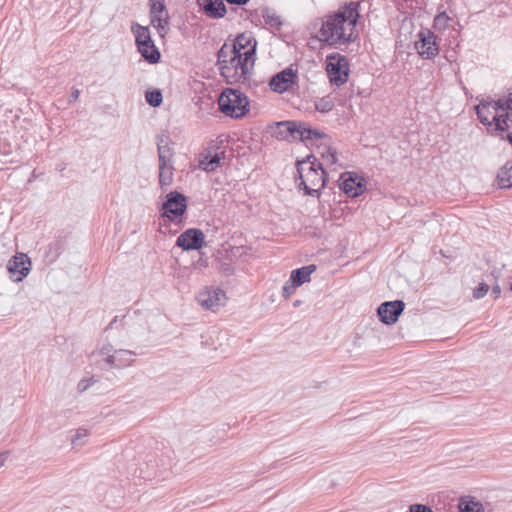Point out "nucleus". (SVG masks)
Returning <instances> with one entry per match:
<instances>
[{"instance_id": "nucleus-1", "label": "nucleus", "mask_w": 512, "mask_h": 512, "mask_svg": "<svg viewBox=\"0 0 512 512\" xmlns=\"http://www.w3.org/2000/svg\"><path fill=\"white\" fill-rule=\"evenodd\" d=\"M358 2H350L329 14L322 22L320 40L331 46H341L355 40L356 24L360 17Z\"/></svg>"}, {"instance_id": "nucleus-2", "label": "nucleus", "mask_w": 512, "mask_h": 512, "mask_svg": "<svg viewBox=\"0 0 512 512\" xmlns=\"http://www.w3.org/2000/svg\"><path fill=\"white\" fill-rule=\"evenodd\" d=\"M478 119L512 144V90L498 100H482L475 107Z\"/></svg>"}, {"instance_id": "nucleus-3", "label": "nucleus", "mask_w": 512, "mask_h": 512, "mask_svg": "<svg viewBox=\"0 0 512 512\" xmlns=\"http://www.w3.org/2000/svg\"><path fill=\"white\" fill-rule=\"evenodd\" d=\"M137 342L123 330L118 336L104 343L95 353L97 363L103 368L130 366L137 356Z\"/></svg>"}, {"instance_id": "nucleus-4", "label": "nucleus", "mask_w": 512, "mask_h": 512, "mask_svg": "<svg viewBox=\"0 0 512 512\" xmlns=\"http://www.w3.org/2000/svg\"><path fill=\"white\" fill-rule=\"evenodd\" d=\"M249 56L242 57L221 47L217 52V66L227 84H248L254 69Z\"/></svg>"}, {"instance_id": "nucleus-5", "label": "nucleus", "mask_w": 512, "mask_h": 512, "mask_svg": "<svg viewBox=\"0 0 512 512\" xmlns=\"http://www.w3.org/2000/svg\"><path fill=\"white\" fill-rule=\"evenodd\" d=\"M297 172L299 174L300 183L299 188L303 187L305 194L312 197H319L321 189L325 186V172L322 164L310 160L298 161Z\"/></svg>"}, {"instance_id": "nucleus-6", "label": "nucleus", "mask_w": 512, "mask_h": 512, "mask_svg": "<svg viewBox=\"0 0 512 512\" xmlns=\"http://www.w3.org/2000/svg\"><path fill=\"white\" fill-rule=\"evenodd\" d=\"M272 134L280 140L307 141L319 139L325 135L318 130H313L303 122L282 121L275 123Z\"/></svg>"}, {"instance_id": "nucleus-7", "label": "nucleus", "mask_w": 512, "mask_h": 512, "mask_svg": "<svg viewBox=\"0 0 512 512\" xmlns=\"http://www.w3.org/2000/svg\"><path fill=\"white\" fill-rule=\"evenodd\" d=\"M218 105L226 116L241 118L248 112L249 101L239 90L227 88L221 93Z\"/></svg>"}, {"instance_id": "nucleus-8", "label": "nucleus", "mask_w": 512, "mask_h": 512, "mask_svg": "<svg viewBox=\"0 0 512 512\" xmlns=\"http://www.w3.org/2000/svg\"><path fill=\"white\" fill-rule=\"evenodd\" d=\"M326 71L331 83L340 86L348 79L349 67L345 56L335 53L326 58Z\"/></svg>"}, {"instance_id": "nucleus-9", "label": "nucleus", "mask_w": 512, "mask_h": 512, "mask_svg": "<svg viewBox=\"0 0 512 512\" xmlns=\"http://www.w3.org/2000/svg\"><path fill=\"white\" fill-rule=\"evenodd\" d=\"M221 47L228 48L231 52L239 54L242 57L249 56L248 60L250 62L254 64L256 62L257 41L251 34L242 33L234 40L226 41Z\"/></svg>"}, {"instance_id": "nucleus-10", "label": "nucleus", "mask_w": 512, "mask_h": 512, "mask_svg": "<svg viewBox=\"0 0 512 512\" xmlns=\"http://www.w3.org/2000/svg\"><path fill=\"white\" fill-rule=\"evenodd\" d=\"M225 292L218 287H204L197 295L198 304L205 310L216 312L226 303Z\"/></svg>"}, {"instance_id": "nucleus-11", "label": "nucleus", "mask_w": 512, "mask_h": 512, "mask_svg": "<svg viewBox=\"0 0 512 512\" xmlns=\"http://www.w3.org/2000/svg\"><path fill=\"white\" fill-rule=\"evenodd\" d=\"M418 40L415 41V49L424 59H431L438 54V45L436 36L428 29H423L417 34Z\"/></svg>"}, {"instance_id": "nucleus-12", "label": "nucleus", "mask_w": 512, "mask_h": 512, "mask_svg": "<svg viewBox=\"0 0 512 512\" xmlns=\"http://www.w3.org/2000/svg\"><path fill=\"white\" fill-rule=\"evenodd\" d=\"M404 308L405 304L401 300L388 301L378 307L377 314L381 322L386 325H392L397 322Z\"/></svg>"}, {"instance_id": "nucleus-13", "label": "nucleus", "mask_w": 512, "mask_h": 512, "mask_svg": "<svg viewBox=\"0 0 512 512\" xmlns=\"http://www.w3.org/2000/svg\"><path fill=\"white\" fill-rule=\"evenodd\" d=\"M186 207V197L177 191H172L167 194V199L162 205L163 215L167 217H169L170 214L176 217L181 216Z\"/></svg>"}, {"instance_id": "nucleus-14", "label": "nucleus", "mask_w": 512, "mask_h": 512, "mask_svg": "<svg viewBox=\"0 0 512 512\" xmlns=\"http://www.w3.org/2000/svg\"><path fill=\"white\" fill-rule=\"evenodd\" d=\"M340 180V188L350 197H357L365 190L364 179L355 173L345 172L341 175Z\"/></svg>"}, {"instance_id": "nucleus-15", "label": "nucleus", "mask_w": 512, "mask_h": 512, "mask_svg": "<svg viewBox=\"0 0 512 512\" xmlns=\"http://www.w3.org/2000/svg\"><path fill=\"white\" fill-rule=\"evenodd\" d=\"M297 78L292 68H286L274 75L270 80V88L277 93H284L292 88Z\"/></svg>"}, {"instance_id": "nucleus-16", "label": "nucleus", "mask_w": 512, "mask_h": 512, "mask_svg": "<svg viewBox=\"0 0 512 512\" xmlns=\"http://www.w3.org/2000/svg\"><path fill=\"white\" fill-rule=\"evenodd\" d=\"M204 243V234L201 230L191 228L182 233L176 244L184 250H195L202 247Z\"/></svg>"}, {"instance_id": "nucleus-17", "label": "nucleus", "mask_w": 512, "mask_h": 512, "mask_svg": "<svg viewBox=\"0 0 512 512\" xmlns=\"http://www.w3.org/2000/svg\"><path fill=\"white\" fill-rule=\"evenodd\" d=\"M8 271L14 282H20L30 271V260L25 254H18L9 261Z\"/></svg>"}, {"instance_id": "nucleus-18", "label": "nucleus", "mask_w": 512, "mask_h": 512, "mask_svg": "<svg viewBox=\"0 0 512 512\" xmlns=\"http://www.w3.org/2000/svg\"><path fill=\"white\" fill-rule=\"evenodd\" d=\"M205 13L212 18H222L226 14V7L222 0H198Z\"/></svg>"}, {"instance_id": "nucleus-19", "label": "nucleus", "mask_w": 512, "mask_h": 512, "mask_svg": "<svg viewBox=\"0 0 512 512\" xmlns=\"http://www.w3.org/2000/svg\"><path fill=\"white\" fill-rule=\"evenodd\" d=\"M137 48L141 56L149 63L155 64L159 61L160 52L153 41L137 45Z\"/></svg>"}, {"instance_id": "nucleus-20", "label": "nucleus", "mask_w": 512, "mask_h": 512, "mask_svg": "<svg viewBox=\"0 0 512 512\" xmlns=\"http://www.w3.org/2000/svg\"><path fill=\"white\" fill-rule=\"evenodd\" d=\"M315 270V265H307L302 268L295 269L291 272L290 279L299 287L300 285L310 281V276Z\"/></svg>"}, {"instance_id": "nucleus-21", "label": "nucleus", "mask_w": 512, "mask_h": 512, "mask_svg": "<svg viewBox=\"0 0 512 512\" xmlns=\"http://www.w3.org/2000/svg\"><path fill=\"white\" fill-rule=\"evenodd\" d=\"M458 508L460 512H485L483 504L471 496L460 498Z\"/></svg>"}, {"instance_id": "nucleus-22", "label": "nucleus", "mask_w": 512, "mask_h": 512, "mask_svg": "<svg viewBox=\"0 0 512 512\" xmlns=\"http://www.w3.org/2000/svg\"><path fill=\"white\" fill-rule=\"evenodd\" d=\"M151 24L157 29L160 36H164L168 29V13L165 10L163 13L150 12Z\"/></svg>"}, {"instance_id": "nucleus-23", "label": "nucleus", "mask_w": 512, "mask_h": 512, "mask_svg": "<svg viewBox=\"0 0 512 512\" xmlns=\"http://www.w3.org/2000/svg\"><path fill=\"white\" fill-rule=\"evenodd\" d=\"M498 184L501 188L512 187V161L507 162L497 174Z\"/></svg>"}, {"instance_id": "nucleus-24", "label": "nucleus", "mask_w": 512, "mask_h": 512, "mask_svg": "<svg viewBox=\"0 0 512 512\" xmlns=\"http://www.w3.org/2000/svg\"><path fill=\"white\" fill-rule=\"evenodd\" d=\"M173 183V167L165 163H159V184L161 188L170 186Z\"/></svg>"}, {"instance_id": "nucleus-25", "label": "nucleus", "mask_w": 512, "mask_h": 512, "mask_svg": "<svg viewBox=\"0 0 512 512\" xmlns=\"http://www.w3.org/2000/svg\"><path fill=\"white\" fill-rule=\"evenodd\" d=\"M131 30L135 36V41L137 45L152 41L148 27H144L139 24H134Z\"/></svg>"}, {"instance_id": "nucleus-26", "label": "nucleus", "mask_w": 512, "mask_h": 512, "mask_svg": "<svg viewBox=\"0 0 512 512\" xmlns=\"http://www.w3.org/2000/svg\"><path fill=\"white\" fill-rule=\"evenodd\" d=\"M221 160L220 154L216 153L212 156H206L199 161V166L207 172L214 171Z\"/></svg>"}, {"instance_id": "nucleus-27", "label": "nucleus", "mask_w": 512, "mask_h": 512, "mask_svg": "<svg viewBox=\"0 0 512 512\" xmlns=\"http://www.w3.org/2000/svg\"><path fill=\"white\" fill-rule=\"evenodd\" d=\"M262 17L266 25H269L271 28L279 29L282 25V21L280 16H278L274 11L265 8L262 11Z\"/></svg>"}, {"instance_id": "nucleus-28", "label": "nucleus", "mask_w": 512, "mask_h": 512, "mask_svg": "<svg viewBox=\"0 0 512 512\" xmlns=\"http://www.w3.org/2000/svg\"><path fill=\"white\" fill-rule=\"evenodd\" d=\"M320 154L327 166H334L337 164V162H338L337 152L333 147L324 145L321 148Z\"/></svg>"}, {"instance_id": "nucleus-29", "label": "nucleus", "mask_w": 512, "mask_h": 512, "mask_svg": "<svg viewBox=\"0 0 512 512\" xmlns=\"http://www.w3.org/2000/svg\"><path fill=\"white\" fill-rule=\"evenodd\" d=\"M90 436V433L85 428H79L76 430L75 434L71 438V444L73 447H81L83 446L88 437Z\"/></svg>"}, {"instance_id": "nucleus-30", "label": "nucleus", "mask_w": 512, "mask_h": 512, "mask_svg": "<svg viewBox=\"0 0 512 512\" xmlns=\"http://www.w3.org/2000/svg\"><path fill=\"white\" fill-rule=\"evenodd\" d=\"M333 107H334V102H333L332 98L329 96L319 98L315 102L316 110L321 113H328L333 109Z\"/></svg>"}, {"instance_id": "nucleus-31", "label": "nucleus", "mask_w": 512, "mask_h": 512, "mask_svg": "<svg viewBox=\"0 0 512 512\" xmlns=\"http://www.w3.org/2000/svg\"><path fill=\"white\" fill-rule=\"evenodd\" d=\"M158 159L159 163L165 165L169 162L170 148L167 143H164L163 139H160L157 143Z\"/></svg>"}, {"instance_id": "nucleus-32", "label": "nucleus", "mask_w": 512, "mask_h": 512, "mask_svg": "<svg viewBox=\"0 0 512 512\" xmlns=\"http://www.w3.org/2000/svg\"><path fill=\"white\" fill-rule=\"evenodd\" d=\"M145 99L152 107H158L162 103L163 97L159 90H153L146 92Z\"/></svg>"}, {"instance_id": "nucleus-33", "label": "nucleus", "mask_w": 512, "mask_h": 512, "mask_svg": "<svg viewBox=\"0 0 512 512\" xmlns=\"http://www.w3.org/2000/svg\"><path fill=\"white\" fill-rule=\"evenodd\" d=\"M449 21L450 17L445 12H441L434 18L433 26L436 30L442 31L447 28Z\"/></svg>"}, {"instance_id": "nucleus-34", "label": "nucleus", "mask_w": 512, "mask_h": 512, "mask_svg": "<svg viewBox=\"0 0 512 512\" xmlns=\"http://www.w3.org/2000/svg\"><path fill=\"white\" fill-rule=\"evenodd\" d=\"M297 287L298 286L289 278L282 288V296L285 299H289L291 295L295 293Z\"/></svg>"}, {"instance_id": "nucleus-35", "label": "nucleus", "mask_w": 512, "mask_h": 512, "mask_svg": "<svg viewBox=\"0 0 512 512\" xmlns=\"http://www.w3.org/2000/svg\"><path fill=\"white\" fill-rule=\"evenodd\" d=\"M489 291V285L485 282H482L473 290V297L475 299L483 298Z\"/></svg>"}, {"instance_id": "nucleus-36", "label": "nucleus", "mask_w": 512, "mask_h": 512, "mask_svg": "<svg viewBox=\"0 0 512 512\" xmlns=\"http://www.w3.org/2000/svg\"><path fill=\"white\" fill-rule=\"evenodd\" d=\"M165 10L164 0H150V12L163 13Z\"/></svg>"}, {"instance_id": "nucleus-37", "label": "nucleus", "mask_w": 512, "mask_h": 512, "mask_svg": "<svg viewBox=\"0 0 512 512\" xmlns=\"http://www.w3.org/2000/svg\"><path fill=\"white\" fill-rule=\"evenodd\" d=\"M410 512H434L429 506L422 504H413L410 506Z\"/></svg>"}, {"instance_id": "nucleus-38", "label": "nucleus", "mask_w": 512, "mask_h": 512, "mask_svg": "<svg viewBox=\"0 0 512 512\" xmlns=\"http://www.w3.org/2000/svg\"><path fill=\"white\" fill-rule=\"evenodd\" d=\"M93 379H82L81 381H79L78 383V391L79 392H84L86 391L90 386L91 384L93 383Z\"/></svg>"}, {"instance_id": "nucleus-39", "label": "nucleus", "mask_w": 512, "mask_h": 512, "mask_svg": "<svg viewBox=\"0 0 512 512\" xmlns=\"http://www.w3.org/2000/svg\"><path fill=\"white\" fill-rule=\"evenodd\" d=\"M491 294L492 296L497 299L500 294H501V287L498 285V284H495L493 287H492V291H491Z\"/></svg>"}, {"instance_id": "nucleus-40", "label": "nucleus", "mask_w": 512, "mask_h": 512, "mask_svg": "<svg viewBox=\"0 0 512 512\" xmlns=\"http://www.w3.org/2000/svg\"><path fill=\"white\" fill-rule=\"evenodd\" d=\"M79 94H80V91L78 89H73V91L71 93V99L69 100V102L77 100L79 97Z\"/></svg>"}, {"instance_id": "nucleus-41", "label": "nucleus", "mask_w": 512, "mask_h": 512, "mask_svg": "<svg viewBox=\"0 0 512 512\" xmlns=\"http://www.w3.org/2000/svg\"><path fill=\"white\" fill-rule=\"evenodd\" d=\"M7 458L8 454L6 452L0 453V467H2L5 464Z\"/></svg>"}, {"instance_id": "nucleus-42", "label": "nucleus", "mask_w": 512, "mask_h": 512, "mask_svg": "<svg viewBox=\"0 0 512 512\" xmlns=\"http://www.w3.org/2000/svg\"><path fill=\"white\" fill-rule=\"evenodd\" d=\"M228 3L230 4H236V5H244L246 4L249 0H226Z\"/></svg>"}, {"instance_id": "nucleus-43", "label": "nucleus", "mask_w": 512, "mask_h": 512, "mask_svg": "<svg viewBox=\"0 0 512 512\" xmlns=\"http://www.w3.org/2000/svg\"><path fill=\"white\" fill-rule=\"evenodd\" d=\"M117 319H118V317H115V318L111 321V323L109 324V327H108V328H112V327H113V325L117 322Z\"/></svg>"}, {"instance_id": "nucleus-44", "label": "nucleus", "mask_w": 512, "mask_h": 512, "mask_svg": "<svg viewBox=\"0 0 512 512\" xmlns=\"http://www.w3.org/2000/svg\"><path fill=\"white\" fill-rule=\"evenodd\" d=\"M510 290L512 291V283H511V286H510Z\"/></svg>"}]
</instances>
